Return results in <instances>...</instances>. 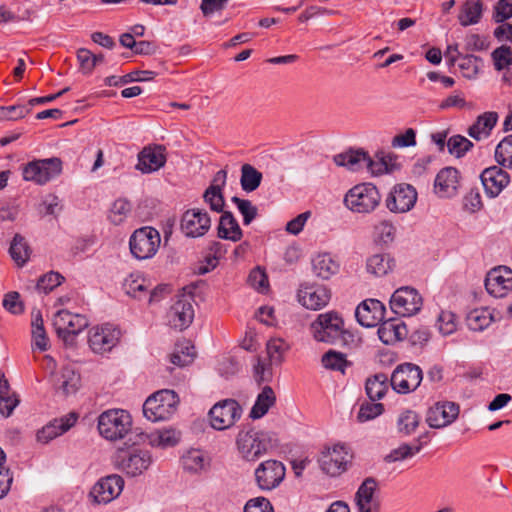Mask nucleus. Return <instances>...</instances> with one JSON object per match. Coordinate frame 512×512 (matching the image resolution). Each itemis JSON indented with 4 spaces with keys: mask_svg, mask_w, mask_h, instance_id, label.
I'll return each mask as SVG.
<instances>
[{
    "mask_svg": "<svg viewBox=\"0 0 512 512\" xmlns=\"http://www.w3.org/2000/svg\"><path fill=\"white\" fill-rule=\"evenodd\" d=\"M423 301L418 291L412 287L398 288L391 296L392 311L402 317L412 316L421 310Z\"/></svg>",
    "mask_w": 512,
    "mask_h": 512,
    "instance_id": "9d476101",
    "label": "nucleus"
},
{
    "mask_svg": "<svg viewBox=\"0 0 512 512\" xmlns=\"http://www.w3.org/2000/svg\"><path fill=\"white\" fill-rule=\"evenodd\" d=\"M330 291L322 285H307L299 289V302L311 310H319L330 300Z\"/></svg>",
    "mask_w": 512,
    "mask_h": 512,
    "instance_id": "a878e982",
    "label": "nucleus"
},
{
    "mask_svg": "<svg viewBox=\"0 0 512 512\" xmlns=\"http://www.w3.org/2000/svg\"><path fill=\"white\" fill-rule=\"evenodd\" d=\"M322 364L325 368L335 371L344 372L347 366V360L344 354L329 350L322 356Z\"/></svg>",
    "mask_w": 512,
    "mask_h": 512,
    "instance_id": "4d7b16f0",
    "label": "nucleus"
},
{
    "mask_svg": "<svg viewBox=\"0 0 512 512\" xmlns=\"http://www.w3.org/2000/svg\"><path fill=\"white\" fill-rule=\"evenodd\" d=\"M124 289L128 295L141 299L142 294H146L148 286L144 279L140 277L133 278L131 275L130 278L125 279Z\"/></svg>",
    "mask_w": 512,
    "mask_h": 512,
    "instance_id": "052dcab7",
    "label": "nucleus"
},
{
    "mask_svg": "<svg viewBox=\"0 0 512 512\" xmlns=\"http://www.w3.org/2000/svg\"><path fill=\"white\" fill-rule=\"evenodd\" d=\"M365 160H367V152L363 149H349L333 157V161L337 166L346 167L353 172L362 169Z\"/></svg>",
    "mask_w": 512,
    "mask_h": 512,
    "instance_id": "72a5a7b5",
    "label": "nucleus"
},
{
    "mask_svg": "<svg viewBox=\"0 0 512 512\" xmlns=\"http://www.w3.org/2000/svg\"><path fill=\"white\" fill-rule=\"evenodd\" d=\"M512 17V0H499L494 6L493 20L503 23Z\"/></svg>",
    "mask_w": 512,
    "mask_h": 512,
    "instance_id": "69168bd1",
    "label": "nucleus"
},
{
    "mask_svg": "<svg viewBox=\"0 0 512 512\" xmlns=\"http://www.w3.org/2000/svg\"><path fill=\"white\" fill-rule=\"evenodd\" d=\"M459 412L460 407L455 402H437L428 409L426 422L431 428H444L452 424L457 419Z\"/></svg>",
    "mask_w": 512,
    "mask_h": 512,
    "instance_id": "4468645a",
    "label": "nucleus"
},
{
    "mask_svg": "<svg viewBox=\"0 0 512 512\" xmlns=\"http://www.w3.org/2000/svg\"><path fill=\"white\" fill-rule=\"evenodd\" d=\"M348 451L344 445H334L332 448L324 449L318 458L320 469L323 473L336 477L347 470Z\"/></svg>",
    "mask_w": 512,
    "mask_h": 512,
    "instance_id": "9b49d317",
    "label": "nucleus"
},
{
    "mask_svg": "<svg viewBox=\"0 0 512 512\" xmlns=\"http://www.w3.org/2000/svg\"><path fill=\"white\" fill-rule=\"evenodd\" d=\"M152 463V457L148 451L135 449L124 452L118 456V467L131 477L141 475Z\"/></svg>",
    "mask_w": 512,
    "mask_h": 512,
    "instance_id": "6ab92c4d",
    "label": "nucleus"
},
{
    "mask_svg": "<svg viewBox=\"0 0 512 512\" xmlns=\"http://www.w3.org/2000/svg\"><path fill=\"white\" fill-rule=\"evenodd\" d=\"M385 307L377 299L362 301L355 310V316L360 325L375 327L384 319Z\"/></svg>",
    "mask_w": 512,
    "mask_h": 512,
    "instance_id": "b1692460",
    "label": "nucleus"
},
{
    "mask_svg": "<svg viewBox=\"0 0 512 512\" xmlns=\"http://www.w3.org/2000/svg\"><path fill=\"white\" fill-rule=\"evenodd\" d=\"M485 288L494 297H504L512 289V270L505 266L491 269L485 279Z\"/></svg>",
    "mask_w": 512,
    "mask_h": 512,
    "instance_id": "aec40b11",
    "label": "nucleus"
},
{
    "mask_svg": "<svg viewBox=\"0 0 512 512\" xmlns=\"http://www.w3.org/2000/svg\"><path fill=\"white\" fill-rule=\"evenodd\" d=\"M63 280L64 277L60 273L51 271L38 279L36 289L46 294L59 286Z\"/></svg>",
    "mask_w": 512,
    "mask_h": 512,
    "instance_id": "13d9d810",
    "label": "nucleus"
},
{
    "mask_svg": "<svg viewBox=\"0 0 512 512\" xmlns=\"http://www.w3.org/2000/svg\"><path fill=\"white\" fill-rule=\"evenodd\" d=\"M481 58L475 55H463L460 58V62L458 64L459 69L461 70L464 77L468 79L475 78L479 72L481 65Z\"/></svg>",
    "mask_w": 512,
    "mask_h": 512,
    "instance_id": "603ef678",
    "label": "nucleus"
},
{
    "mask_svg": "<svg viewBox=\"0 0 512 512\" xmlns=\"http://www.w3.org/2000/svg\"><path fill=\"white\" fill-rule=\"evenodd\" d=\"M236 445L243 458L254 461L266 453L270 447V438L254 428L242 429L237 435Z\"/></svg>",
    "mask_w": 512,
    "mask_h": 512,
    "instance_id": "39448f33",
    "label": "nucleus"
},
{
    "mask_svg": "<svg viewBox=\"0 0 512 512\" xmlns=\"http://www.w3.org/2000/svg\"><path fill=\"white\" fill-rule=\"evenodd\" d=\"M76 420L77 417L74 413L52 420L37 432V440L44 444L48 443L68 431L75 424Z\"/></svg>",
    "mask_w": 512,
    "mask_h": 512,
    "instance_id": "cd10ccee",
    "label": "nucleus"
},
{
    "mask_svg": "<svg viewBox=\"0 0 512 512\" xmlns=\"http://www.w3.org/2000/svg\"><path fill=\"white\" fill-rule=\"evenodd\" d=\"M231 201L237 206L239 212L243 216L244 225H249L257 217L258 209L250 200L233 196Z\"/></svg>",
    "mask_w": 512,
    "mask_h": 512,
    "instance_id": "864d4df0",
    "label": "nucleus"
},
{
    "mask_svg": "<svg viewBox=\"0 0 512 512\" xmlns=\"http://www.w3.org/2000/svg\"><path fill=\"white\" fill-rule=\"evenodd\" d=\"M383 411L384 406L381 403H375V401L364 402L360 406L357 414V420L361 423L370 421L381 415Z\"/></svg>",
    "mask_w": 512,
    "mask_h": 512,
    "instance_id": "6e6d98bb",
    "label": "nucleus"
},
{
    "mask_svg": "<svg viewBox=\"0 0 512 512\" xmlns=\"http://www.w3.org/2000/svg\"><path fill=\"white\" fill-rule=\"evenodd\" d=\"M423 378L422 370L412 363L398 365L390 378V384L397 393L408 394L415 391Z\"/></svg>",
    "mask_w": 512,
    "mask_h": 512,
    "instance_id": "1a4fd4ad",
    "label": "nucleus"
},
{
    "mask_svg": "<svg viewBox=\"0 0 512 512\" xmlns=\"http://www.w3.org/2000/svg\"><path fill=\"white\" fill-rule=\"evenodd\" d=\"M480 178L486 193L490 197L498 196L510 182L509 174L498 166L486 168L481 173Z\"/></svg>",
    "mask_w": 512,
    "mask_h": 512,
    "instance_id": "bb28decb",
    "label": "nucleus"
},
{
    "mask_svg": "<svg viewBox=\"0 0 512 512\" xmlns=\"http://www.w3.org/2000/svg\"><path fill=\"white\" fill-rule=\"evenodd\" d=\"M79 381V375H77L72 369L65 367L62 370L58 388L62 390L65 395H69L77 391Z\"/></svg>",
    "mask_w": 512,
    "mask_h": 512,
    "instance_id": "3c124183",
    "label": "nucleus"
},
{
    "mask_svg": "<svg viewBox=\"0 0 512 512\" xmlns=\"http://www.w3.org/2000/svg\"><path fill=\"white\" fill-rule=\"evenodd\" d=\"M156 76L154 71L150 70H137L128 73L124 76H109L105 78V84L107 86H120L132 81H149Z\"/></svg>",
    "mask_w": 512,
    "mask_h": 512,
    "instance_id": "c03bdc74",
    "label": "nucleus"
},
{
    "mask_svg": "<svg viewBox=\"0 0 512 512\" xmlns=\"http://www.w3.org/2000/svg\"><path fill=\"white\" fill-rule=\"evenodd\" d=\"M244 512H274L273 507L268 499L257 497L250 499L245 507Z\"/></svg>",
    "mask_w": 512,
    "mask_h": 512,
    "instance_id": "774afa93",
    "label": "nucleus"
},
{
    "mask_svg": "<svg viewBox=\"0 0 512 512\" xmlns=\"http://www.w3.org/2000/svg\"><path fill=\"white\" fill-rule=\"evenodd\" d=\"M497 121V112H484L476 118L475 122L468 128L467 133L476 141L486 139L490 136Z\"/></svg>",
    "mask_w": 512,
    "mask_h": 512,
    "instance_id": "c756f323",
    "label": "nucleus"
},
{
    "mask_svg": "<svg viewBox=\"0 0 512 512\" xmlns=\"http://www.w3.org/2000/svg\"><path fill=\"white\" fill-rule=\"evenodd\" d=\"M226 180L227 171L224 169L219 170L203 193V200L212 212H224L225 199L223 195V188L226 185Z\"/></svg>",
    "mask_w": 512,
    "mask_h": 512,
    "instance_id": "4be33fe9",
    "label": "nucleus"
},
{
    "mask_svg": "<svg viewBox=\"0 0 512 512\" xmlns=\"http://www.w3.org/2000/svg\"><path fill=\"white\" fill-rule=\"evenodd\" d=\"M18 396L11 393L9 383L6 379H0V413L4 417H9L15 407L19 404Z\"/></svg>",
    "mask_w": 512,
    "mask_h": 512,
    "instance_id": "79ce46f5",
    "label": "nucleus"
},
{
    "mask_svg": "<svg viewBox=\"0 0 512 512\" xmlns=\"http://www.w3.org/2000/svg\"><path fill=\"white\" fill-rule=\"evenodd\" d=\"M416 453L417 452L415 451V448L413 446L408 444H402L399 447L391 450L390 453L385 456L384 460L387 463L398 462L411 458Z\"/></svg>",
    "mask_w": 512,
    "mask_h": 512,
    "instance_id": "e2e57ef3",
    "label": "nucleus"
},
{
    "mask_svg": "<svg viewBox=\"0 0 512 512\" xmlns=\"http://www.w3.org/2000/svg\"><path fill=\"white\" fill-rule=\"evenodd\" d=\"M262 173L250 164H243L241 167V188L245 192L255 191L261 184Z\"/></svg>",
    "mask_w": 512,
    "mask_h": 512,
    "instance_id": "37998d69",
    "label": "nucleus"
},
{
    "mask_svg": "<svg viewBox=\"0 0 512 512\" xmlns=\"http://www.w3.org/2000/svg\"><path fill=\"white\" fill-rule=\"evenodd\" d=\"M249 284L259 292H264L268 288V277L260 267L254 268L248 276Z\"/></svg>",
    "mask_w": 512,
    "mask_h": 512,
    "instance_id": "338daca9",
    "label": "nucleus"
},
{
    "mask_svg": "<svg viewBox=\"0 0 512 512\" xmlns=\"http://www.w3.org/2000/svg\"><path fill=\"white\" fill-rule=\"evenodd\" d=\"M365 390L371 401L382 399L388 391V377L384 373L369 377L365 383Z\"/></svg>",
    "mask_w": 512,
    "mask_h": 512,
    "instance_id": "4c0bfd02",
    "label": "nucleus"
},
{
    "mask_svg": "<svg viewBox=\"0 0 512 512\" xmlns=\"http://www.w3.org/2000/svg\"><path fill=\"white\" fill-rule=\"evenodd\" d=\"M120 331L111 325L94 327L89 331L88 343L95 353L110 351L119 341Z\"/></svg>",
    "mask_w": 512,
    "mask_h": 512,
    "instance_id": "412c9836",
    "label": "nucleus"
},
{
    "mask_svg": "<svg viewBox=\"0 0 512 512\" xmlns=\"http://www.w3.org/2000/svg\"><path fill=\"white\" fill-rule=\"evenodd\" d=\"M160 242V234L155 228L142 227L135 230L130 237V251L139 260L149 259L156 254Z\"/></svg>",
    "mask_w": 512,
    "mask_h": 512,
    "instance_id": "423d86ee",
    "label": "nucleus"
},
{
    "mask_svg": "<svg viewBox=\"0 0 512 512\" xmlns=\"http://www.w3.org/2000/svg\"><path fill=\"white\" fill-rule=\"evenodd\" d=\"M255 477L261 490H272L283 481L285 467L280 461L267 460L255 470Z\"/></svg>",
    "mask_w": 512,
    "mask_h": 512,
    "instance_id": "dca6fc26",
    "label": "nucleus"
},
{
    "mask_svg": "<svg viewBox=\"0 0 512 512\" xmlns=\"http://www.w3.org/2000/svg\"><path fill=\"white\" fill-rule=\"evenodd\" d=\"M30 113V108L24 105L0 107V120H17Z\"/></svg>",
    "mask_w": 512,
    "mask_h": 512,
    "instance_id": "0e129e2a",
    "label": "nucleus"
},
{
    "mask_svg": "<svg viewBox=\"0 0 512 512\" xmlns=\"http://www.w3.org/2000/svg\"><path fill=\"white\" fill-rule=\"evenodd\" d=\"M217 236L224 240L238 242L243 237V231L230 211H224L219 218Z\"/></svg>",
    "mask_w": 512,
    "mask_h": 512,
    "instance_id": "2f4dec72",
    "label": "nucleus"
},
{
    "mask_svg": "<svg viewBox=\"0 0 512 512\" xmlns=\"http://www.w3.org/2000/svg\"><path fill=\"white\" fill-rule=\"evenodd\" d=\"M311 332L316 341L328 344L356 346L359 341L353 333L344 329V321L335 311L319 314L311 324Z\"/></svg>",
    "mask_w": 512,
    "mask_h": 512,
    "instance_id": "f257e3e1",
    "label": "nucleus"
},
{
    "mask_svg": "<svg viewBox=\"0 0 512 512\" xmlns=\"http://www.w3.org/2000/svg\"><path fill=\"white\" fill-rule=\"evenodd\" d=\"M62 171V161L57 157L34 160L23 168V178L43 185L57 177Z\"/></svg>",
    "mask_w": 512,
    "mask_h": 512,
    "instance_id": "6e6552de",
    "label": "nucleus"
},
{
    "mask_svg": "<svg viewBox=\"0 0 512 512\" xmlns=\"http://www.w3.org/2000/svg\"><path fill=\"white\" fill-rule=\"evenodd\" d=\"M9 253L14 262L19 267H22L30 258L31 248L22 235L15 234L9 248Z\"/></svg>",
    "mask_w": 512,
    "mask_h": 512,
    "instance_id": "ea45409f",
    "label": "nucleus"
},
{
    "mask_svg": "<svg viewBox=\"0 0 512 512\" xmlns=\"http://www.w3.org/2000/svg\"><path fill=\"white\" fill-rule=\"evenodd\" d=\"M124 487L121 476L112 474L101 478L91 489L90 496L98 504H106L118 497Z\"/></svg>",
    "mask_w": 512,
    "mask_h": 512,
    "instance_id": "a211bd4d",
    "label": "nucleus"
},
{
    "mask_svg": "<svg viewBox=\"0 0 512 512\" xmlns=\"http://www.w3.org/2000/svg\"><path fill=\"white\" fill-rule=\"evenodd\" d=\"M407 334L406 325L399 318L382 320L378 328L379 339L387 345L403 340Z\"/></svg>",
    "mask_w": 512,
    "mask_h": 512,
    "instance_id": "c85d7f7f",
    "label": "nucleus"
},
{
    "mask_svg": "<svg viewBox=\"0 0 512 512\" xmlns=\"http://www.w3.org/2000/svg\"><path fill=\"white\" fill-rule=\"evenodd\" d=\"M420 423L419 415L411 410H406L399 415L397 426L400 433L412 434Z\"/></svg>",
    "mask_w": 512,
    "mask_h": 512,
    "instance_id": "09e8293b",
    "label": "nucleus"
},
{
    "mask_svg": "<svg viewBox=\"0 0 512 512\" xmlns=\"http://www.w3.org/2000/svg\"><path fill=\"white\" fill-rule=\"evenodd\" d=\"M276 395L270 386H264L262 391L258 394L256 401L251 408L250 418L260 419L269 409L275 404Z\"/></svg>",
    "mask_w": 512,
    "mask_h": 512,
    "instance_id": "e433bc0d",
    "label": "nucleus"
},
{
    "mask_svg": "<svg viewBox=\"0 0 512 512\" xmlns=\"http://www.w3.org/2000/svg\"><path fill=\"white\" fill-rule=\"evenodd\" d=\"M166 161V148L162 145H150L138 154L136 169L145 174L152 173L162 168Z\"/></svg>",
    "mask_w": 512,
    "mask_h": 512,
    "instance_id": "5701e85b",
    "label": "nucleus"
},
{
    "mask_svg": "<svg viewBox=\"0 0 512 512\" xmlns=\"http://www.w3.org/2000/svg\"><path fill=\"white\" fill-rule=\"evenodd\" d=\"M340 270L339 261L330 253H319L312 259V271L318 278L328 280Z\"/></svg>",
    "mask_w": 512,
    "mask_h": 512,
    "instance_id": "7c9ffc66",
    "label": "nucleus"
},
{
    "mask_svg": "<svg viewBox=\"0 0 512 512\" xmlns=\"http://www.w3.org/2000/svg\"><path fill=\"white\" fill-rule=\"evenodd\" d=\"M140 437L144 442L147 441L153 447L165 449L176 446L181 439V433L176 429L169 428L156 430L149 434H140Z\"/></svg>",
    "mask_w": 512,
    "mask_h": 512,
    "instance_id": "473e14b6",
    "label": "nucleus"
},
{
    "mask_svg": "<svg viewBox=\"0 0 512 512\" xmlns=\"http://www.w3.org/2000/svg\"><path fill=\"white\" fill-rule=\"evenodd\" d=\"M496 161L508 168H512V135L506 136L495 149Z\"/></svg>",
    "mask_w": 512,
    "mask_h": 512,
    "instance_id": "de8ad7c7",
    "label": "nucleus"
},
{
    "mask_svg": "<svg viewBox=\"0 0 512 512\" xmlns=\"http://www.w3.org/2000/svg\"><path fill=\"white\" fill-rule=\"evenodd\" d=\"M290 345L282 338H272L266 344V350L271 363L280 364Z\"/></svg>",
    "mask_w": 512,
    "mask_h": 512,
    "instance_id": "49530a36",
    "label": "nucleus"
},
{
    "mask_svg": "<svg viewBox=\"0 0 512 512\" xmlns=\"http://www.w3.org/2000/svg\"><path fill=\"white\" fill-rule=\"evenodd\" d=\"M32 339L36 348L46 351L49 347V339L44 329L43 318L40 310L32 311Z\"/></svg>",
    "mask_w": 512,
    "mask_h": 512,
    "instance_id": "58836bf2",
    "label": "nucleus"
},
{
    "mask_svg": "<svg viewBox=\"0 0 512 512\" xmlns=\"http://www.w3.org/2000/svg\"><path fill=\"white\" fill-rule=\"evenodd\" d=\"M473 146V143L462 135H454L447 141L448 152L457 158L463 157Z\"/></svg>",
    "mask_w": 512,
    "mask_h": 512,
    "instance_id": "8fccbe9b",
    "label": "nucleus"
},
{
    "mask_svg": "<svg viewBox=\"0 0 512 512\" xmlns=\"http://www.w3.org/2000/svg\"><path fill=\"white\" fill-rule=\"evenodd\" d=\"M168 323L171 327L183 330L190 326L194 319V308L192 296L182 294L178 296L167 314Z\"/></svg>",
    "mask_w": 512,
    "mask_h": 512,
    "instance_id": "f3484780",
    "label": "nucleus"
},
{
    "mask_svg": "<svg viewBox=\"0 0 512 512\" xmlns=\"http://www.w3.org/2000/svg\"><path fill=\"white\" fill-rule=\"evenodd\" d=\"M178 404L179 397L173 390H159L146 399L143 414L152 422L167 420L175 413Z\"/></svg>",
    "mask_w": 512,
    "mask_h": 512,
    "instance_id": "7ed1b4c3",
    "label": "nucleus"
},
{
    "mask_svg": "<svg viewBox=\"0 0 512 512\" xmlns=\"http://www.w3.org/2000/svg\"><path fill=\"white\" fill-rule=\"evenodd\" d=\"M482 14V0H466L460 7L458 21L463 27L475 25L481 20Z\"/></svg>",
    "mask_w": 512,
    "mask_h": 512,
    "instance_id": "f704fd0d",
    "label": "nucleus"
},
{
    "mask_svg": "<svg viewBox=\"0 0 512 512\" xmlns=\"http://www.w3.org/2000/svg\"><path fill=\"white\" fill-rule=\"evenodd\" d=\"M381 196L375 185L371 183L358 184L345 195L346 207L355 213H370L376 209Z\"/></svg>",
    "mask_w": 512,
    "mask_h": 512,
    "instance_id": "20e7f679",
    "label": "nucleus"
},
{
    "mask_svg": "<svg viewBox=\"0 0 512 512\" xmlns=\"http://www.w3.org/2000/svg\"><path fill=\"white\" fill-rule=\"evenodd\" d=\"M417 200L415 188L409 184H398L386 198V207L393 213L410 211Z\"/></svg>",
    "mask_w": 512,
    "mask_h": 512,
    "instance_id": "2eb2a0df",
    "label": "nucleus"
},
{
    "mask_svg": "<svg viewBox=\"0 0 512 512\" xmlns=\"http://www.w3.org/2000/svg\"><path fill=\"white\" fill-rule=\"evenodd\" d=\"M131 429L132 417L125 410H107L98 417L99 433L109 441L124 439L131 432Z\"/></svg>",
    "mask_w": 512,
    "mask_h": 512,
    "instance_id": "f03ea898",
    "label": "nucleus"
},
{
    "mask_svg": "<svg viewBox=\"0 0 512 512\" xmlns=\"http://www.w3.org/2000/svg\"><path fill=\"white\" fill-rule=\"evenodd\" d=\"M131 206L130 203L124 199H118L116 200L111 209L109 214V219L114 224H120L130 211Z\"/></svg>",
    "mask_w": 512,
    "mask_h": 512,
    "instance_id": "680f3d73",
    "label": "nucleus"
},
{
    "mask_svg": "<svg viewBox=\"0 0 512 512\" xmlns=\"http://www.w3.org/2000/svg\"><path fill=\"white\" fill-rule=\"evenodd\" d=\"M242 407L234 399H224L212 406L208 417L213 429L223 431L232 427L241 418Z\"/></svg>",
    "mask_w": 512,
    "mask_h": 512,
    "instance_id": "0eeeda50",
    "label": "nucleus"
},
{
    "mask_svg": "<svg viewBox=\"0 0 512 512\" xmlns=\"http://www.w3.org/2000/svg\"><path fill=\"white\" fill-rule=\"evenodd\" d=\"M182 464L184 469L192 472H197L204 467V456L200 450H189L182 457Z\"/></svg>",
    "mask_w": 512,
    "mask_h": 512,
    "instance_id": "bf43d9fd",
    "label": "nucleus"
},
{
    "mask_svg": "<svg viewBox=\"0 0 512 512\" xmlns=\"http://www.w3.org/2000/svg\"><path fill=\"white\" fill-rule=\"evenodd\" d=\"M88 324L86 316L74 314L68 310L58 311L53 321L58 336L65 342L72 341L73 337L84 330Z\"/></svg>",
    "mask_w": 512,
    "mask_h": 512,
    "instance_id": "f8f14e48",
    "label": "nucleus"
},
{
    "mask_svg": "<svg viewBox=\"0 0 512 512\" xmlns=\"http://www.w3.org/2000/svg\"><path fill=\"white\" fill-rule=\"evenodd\" d=\"M493 320L494 316L487 308L474 309L466 317L467 326L472 331H483Z\"/></svg>",
    "mask_w": 512,
    "mask_h": 512,
    "instance_id": "a19ab883",
    "label": "nucleus"
},
{
    "mask_svg": "<svg viewBox=\"0 0 512 512\" xmlns=\"http://www.w3.org/2000/svg\"><path fill=\"white\" fill-rule=\"evenodd\" d=\"M376 489L377 481L373 477H368L362 482L355 494V501L358 509L364 508L363 503L378 501L374 497Z\"/></svg>",
    "mask_w": 512,
    "mask_h": 512,
    "instance_id": "a18cd8bd",
    "label": "nucleus"
},
{
    "mask_svg": "<svg viewBox=\"0 0 512 512\" xmlns=\"http://www.w3.org/2000/svg\"><path fill=\"white\" fill-rule=\"evenodd\" d=\"M491 57L497 71L504 70L512 65V49L510 46L502 45L496 48Z\"/></svg>",
    "mask_w": 512,
    "mask_h": 512,
    "instance_id": "5fc2aeb1",
    "label": "nucleus"
},
{
    "mask_svg": "<svg viewBox=\"0 0 512 512\" xmlns=\"http://www.w3.org/2000/svg\"><path fill=\"white\" fill-rule=\"evenodd\" d=\"M394 267V259L385 253L372 255L366 261L367 272L377 277L387 275Z\"/></svg>",
    "mask_w": 512,
    "mask_h": 512,
    "instance_id": "c9c22d12",
    "label": "nucleus"
},
{
    "mask_svg": "<svg viewBox=\"0 0 512 512\" xmlns=\"http://www.w3.org/2000/svg\"><path fill=\"white\" fill-rule=\"evenodd\" d=\"M211 227V218L205 209L193 208L184 212L181 219V230L188 237L205 235Z\"/></svg>",
    "mask_w": 512,
    "mask_h": 512,
    "instance_id": "ddd939ff",
    "label": "nucleus"
},
{
    "mask_svg": "<svg viewBox=\"0 0 512 512\" xmlns=\"http://www.w3.org/2000/svg\"><path fill=\"white\" fill-rule=\"evenodd\" d=\"M459 171L454 167H445L436 175L434 192L439 198H451L458 192Z\"/></svg>",
    "mask_w": 512,
    "mask_h": 512,
    "instance_id": "393cba45",
    "label": "nucleus"
}]
</instances>
